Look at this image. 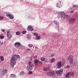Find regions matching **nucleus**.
Listing matches in <instances>:
<instances>
[{"mask_svg":"<svg viewBox=\"0 0 78 78\" xmlns=\"http://www.w3.org/2000/svg\"><path fill=\"white\" fill-rule=\"evenodd\" d=\"M75 21H76V19H75L73 18H71L69 20V22L70 23L73 24V23H74Z\"/></svg>","mask_w":78,"mask_h":78,"instance_id":"nucleus-10","label":"nucleus"},{"mask_svg":"<svg viewBox=\"0 0 78 78\" xmlns=\"http://www.w3.org/2000/svg\"><path fill=\"white\" fill-rule=\"evenodd\" d=\"M27 31H23L22 32V33L23 34H25Z\"/></svg>","mask_w":78,"mask_h":78,"instance_id":"nucleus-33","label":"nucleus"},{"mask_svg":"<svg viewBox=\"0 0 78 78\" xmlns=\"http://www.w3.org/2000/svg\"><path fill=\"white\" fill-rule=\"evenodd\" d=\"M54 23H55V25H58V26H59V23L58 22H57V21H54Z\"/></svg>","mask_w":78,"mask_h":78,"instance_id":"nucleus-18","label":"nucleus"},{"mask_svg":"<svg viewBox=\"0 0 78 78\" xmlns=\"http://www.w3.org/2000/svg\"><path fill=\"white\" fill-rule=\"evenodd\" d=\"M55 61V59L54 58H52L51 60V62H54Z\"/></svg>","mask_w":78,"mask_h":78,"instance_id":"nucleus-21","label":"nucleus"},{"mask_svg":"<svg viewBox=\"0 0 78 78\" xmlns=\"http://www.w3.org/2000/svg\"><path fill=\"white\" fill-rule=\"evenodd\" d=\"M6 16L9 18L11 19H12L14 18V16L13 15L9 14V13L8 12H6Z\"/></svg>","mask_w":78,"mask_h":78,"instance_id":"nucleus-6","label":"nucleus"},{"mask_svg":"<svg viewBox=\"0 0 78 78\" xmlns=\"http://www.w3.org/2000/svg\"><path fill=\"white\" fill-rule=\"evenodd\" d=\"M27 38H28V39H31V36L28 35L27 36Z\"/></svg>","mask_w":78,"mask_h":78,"instance_id":"nucleus-31","label":"nucleus"},{"mask_svg":"<svg viewBox=\"0 0 78 78\" xmlns=\"http://www.w3.org/2000/svg\"><path fill=\"white\" fill-rule=\"evenodd\" d=\"M20 56L19 55H12L10 60V65L12 67H14L16 64V61L19 59Z\"/></svg>","mask_w":78,"mask_h":78,"instance_id":"nucleus-1","label":"nucleus"},{"mask_svg":"<svg viewBox=\"0 0 78 78\" xmlns=\"http://www.w3.org/2000/svg\"><path fill=\"white\" fill-rule=\"evenodd\" d=\"M1 44L2 45H3V42H2L1 43Z\"/></svg>","mask_w":78,"mask_h":78,"instance_id":"nucleus-41","label":"nucleus"},{"mask_svg":"<svg viewBox=\"0 0 78 78\" xmlns=\"http://www.w3.org/2000/svg\"><path fill=\"white\" fill-rule=\"evenodd\" d=\"M34 35L36 36H38V34L35 32L34 33Z\"/></svg>","mask_w":78,"mask_h":78,"instance_id":"nucleus-24","label":"nucleus"},{"mask_svg":"<svg viewBox=\"0 0 78 78\" xmlns=\"http://www.w3.org/2000/svg\"><path fill=\"white\" fill-rule=\"evenodd\" d=\"M50 67H48L47 68H45V67H44L43 69V70L44 71H47V70H48L49 71L50 70Z\"/></svg>","mask_w":78,"mask_h":78,"instance_id":"nucleus-16","label":"nucleus"},{"mask_svg":"<svg viewBox=\"0 0 78 78\" xmlns=\"http://www.w3.org/2000/svg\"><path fill=\"white\" fill-rule=\"evenodd\" d=\"M27 51H30V50H31L30 49H27Z\"/></svg>","mask_w":78,"mask_h":78,"instance_id":"nucleus-40","label":"nucleus"},{"mask_svg":"<svg viewBox=\"0 0 78 78\" xmlns=\"http://www.w3.org/2000/svg\"><path fill=\"white\" fill-rule=\"evenodd\" d=\"M45 58H44V57H42L41 58V60L42 61H45Z\"/></svg>","mask_w":78,"mask_h":78,"instance_id":"nucleus-23","label":"nucleus"},{"mask_svg":"<svg viewBox=\"0 0 78 78\" xmlns=\"http://www.w3.org/2000/svg\"><path fill=\"white\" fill-rule=\"evenodd\" d=\"M63 65H64V64H62V62L61 61L58 62L57 63V66L58 69H61V67H62Z\"/></svg>","mask_w":78,"mask_h":78,"instance_id":"nucleus-5","label":"nucleus"},{"mask_svg":"<svg viewBox=\"0 0 78 78\" xmlns=\"http://www.w3.org/2000/svg\"><path fill=\"white\" fill-rule=\"evenodd\" d=\"M0 59H1V61H4V58H3V57L2 56H0Z\"/></svg>","mask_w":78,"mask_h":78,"instance_id":"nucleus-20","label":"nucleus"},{"mask_svg":"<svg viewBox=\"0 0 78 78\" xmlns=\"http://www.w3.org/2000/svg\"><path fill=\"white\" fill-rule=\"evenodd\" d=\"M64 78H66V77H64Z\"/></svg>","mask_w":78,"mask_h":78,"instance_id":"nucleus-43","label":"nucleus"},{"mask_svg":"<svg viewBox=\"0 0 78 78\" xmlns=\"http://www.w3.org/2000/svg\"><path fill=\"white\" fill-rule=\"evenodd\" d=\"M15 76L13 74H11L10 76V78H14Z\"/></svg>","mask_w":78,"mask_h":78,"instance_id":"nucleus-19","label":"nucleus"},{"mask_svg":"<svg viewBox=\"0 0 78 78\" xmlns=\"http://www.w3.org/2000/svg\"><path fill=\"white\" fill-rule=\"evenodd\" d=\"M34 59H37V56H35L34 57Z\"/></svg>","mask_w":78,"mask_h":78,"instance_id":"nucleus-37","label":"nucleus"},{"mask_svg":"<svg viewBox=\"0 0 78 78\" xmlns=\"http://www.w3.org/2000/svg\"><path fill=\"white\" fill-rule=\"evenodd\" d=\"M62 72H63V69H61L58 71H56V75H57L60 76V75L62 74Z\"/></svg>","mask_w":78,"mask_h":78,"instance_id":"nucleus-9","label":"nucleus"},{"mask_svg":"<svg viewBox=\"0 0 78 78\" xmlns=\"http://www.w3.org/2000/svg\"><path fill=\"white\" fill-rule=\"evenodd\" d=\"M48 61V58L46 57V60L45 61V62H47Z\"/></svg>","mask_w":78,"mask_h":78,"instance_id":"nucleus-38","label":"nucleus"},{"mask_svg":"<svg viewBox=\"0 0 78 78\" xmlns=\"http://www.w3.org/2000/svg\"><path fill=\"white\" fill-rule=\"evenodd\" d=\"M55 55V54L53 53V52H52L51 54V55L50 56V57H51V56H54Z\"/></svg>","mask_w":78,"mask_h":78,"instance_id":"nucleus-22","label":"nucleus"},{"mask_svg":"<svg viewBox=\"0 0 78 78\" xmlns=\"http://www.w3.org/2000/svg\"><path fill=\"white\" fill-rule=\"evenodd\" d=\"M32 73V72L31 71V72H29V74H30L31 73Z\"/></svg>","mask_w":78,"mask_h":78,"instance_id":"nucleus-39","label":"nucleus"},{"mask_svg":"<svg viewBox=\"0 0 78 78\" xmlns=\"http://www.w3.org/2000/svg\"><path fill=\"white\" fill-rule=\"evenodd\" d=\"M28 63L29 64L27 66V69L28 71L30 72V71H31V70L33 69V64L30 62H29Z\"/></svg>","mask_w":78,"mask_h":78,"instance_id":"nucleus-2","label":"nucleus"},{"mask_svg":"<svg viewBox=\"0 0 78 78\" xmlns=\"http://www.w3.org/2000/svg\"><path fill=\"white\" fill-rule=\"evenodd\" d=\"M21 45V44L19 42H16L15 44V46L17 48H19V47H20V46Z\"/></svg>","mask_w":78,"mask_h":78,"instance_id":"nucleus-13","label":"nucleus"},{"mask_svg":"<svg viewBox=\"0 0 78 78\" xmlns=\"http://www.w3.org/2000/svg\"><path fill=\"white\" fill-rule=\"evenodd\" d=\"M20 34V33L19 32H17L16 33V35H19Z\"/></svg>","mask_w":78,"mask_h":78,"instance_id":"nucleus-28","label":"nucleus"},{"mask_svg":"<svg viewBox=\"0 0 78 78\" xmlns=\"http://www.w3.org/2000/svg\"><path fill=\"white\" fill-rule=\"evenodd\" d=\"M4 36L2 35H0V38L1 39H3V38H4Z\"/></svg>","mask_w":78,"mask_h":78,"instance_id":"nucleus-25","label":"nucleus"},{"mask_svg":"<svg viewBox=\"0 0 78 78\" xmlns=\"http://www.w3.org/2000/svg\"><path fill=\"white\" fill-rule=\"evenodd\" d=\"M34 64L37 66H38L39 64V60H35L34 61Z\"/></svg>","mask_w":78,"mask_h":78,"instance_id":"nucleus-14","label":"nucleus"},{"mask_svg":"<svg viewBox=\"0 0 78 78\" xmlns=\"http://www.w3.org/2000/svg\"><path fill=\"white\" fill-rule=\"evenodd\" d=\"M73 11H71V13H73Z\"/></svg>","mask_w":78,"mask_h":78,"instance_id":"nucleus-42","label":"nucleus"},{"mask_svg":"<svg viewBox=\"0 0 78 78\" xmlns=\"http://www.w3.org/2000/svg\"><path fill=\"white\" fill-rule=\"evenodd\" d=\"M1 31H2V32H5V30L4 29H2L1 30Z\"/></svg>","mask_w":78,"mask_h":78,"instance_id":"nucleus-35","label":"nucleus"},{"mask_svg":"<svg viewBox=\"0 0 78 78\" xmlns=\"http://www.w3.org/2000/svg\"><path fill=\"white\" fill-rule=\"evenodd\" d=\"M6 34L8 38V40H9L11 39V38L12 37V35L11 34V33H10V30H9L8 31Z\"/></svg>","mask_w":78,"mask_h":78,"instance_id":"nucleus-8","label":"nucleus"},{"mask_svg":"<svg viewBox=\"0 0 78 78\" xmlns=\"http://www.w3.org/2000/svg\"><path fill=\"white\" fill-rule=\"evenodd\" d=\"M3 19H4V17H3V16H0V20H3Z\"/></svg>","mask_w":78,"mask_h":78,"instance_id":"nucleus-26","label":"nucleus"},{"mask_svg":"<svg viewBox=\"0 0 78 78\" xmlns=\"http://www.w3.org/2000/svg\"><path fill=\"white\" fill-rule=\"evenodd\" d=\"M8 72V70L5 69H4L3 70H2V72L0 73H1V75H2V76H3L5 73H6Z\"/></svg>","mask_w":78,"mask_h":78,"instance_id":"nucleus-11","label":"nucleus"},{"mask_svg":"<svg viewBox=\"0 0 78 78\" xmlns=\"http://www.w3.org/2000/svg\"><path fill=\"white\" fill-rule=\"evenodd\" d=\"M1 42L0 41V43H1Z\"/></svg>","mask_w":78,"mask_h":78,"instance_id":"nucleus-44","label":"nucleus"},{"mask_svg":"<svg viewBox=\"0 0 78 78\" xmlns=\"http://www.w3.org/2000/svg\"><path fill=\"white\" fill-rule=\"evenodd\" d=\"M41 39V37L39 36H37V40H39Z\"/></svg>","mask_w":78,"mask_h":78,"instance_id":"nucleus-27","label":"nucleus"},{"mask_svg":"<svg viewBox=\"0 0 78 78\" xmlns=\"http://www.w3.org/2000/svg\"><path fill=\"white\" fill-rule=\"evenodd\" d=\"M73 7H74V8H76V7H77V5H73Z\"/></svg>","mask_w":78,"mask_h":78,"instance_id":"nucleus-36","label":"nucleus"},{"mask_svg":"<svg viewBox=\"0 0 78 78\" xmlns=\"http://www.w3.org/2000/svg\"><path fill=\"white\" fill-rule=\"evenodd\" d=\"M61 2H58L56 4V5L58 8H61V7L62 5H61Z\"/></svg>","mask_w":78,"mask_h":78,"instance_id":"nucleus-15","label":"nucleus"},{"mask_svg":"<svg viewBox=\"0 0 78 78\" xmlns=\"http://www.w3.org/2000/svg\"><path fill=\"white\" fill-rule=\"evenodd\" d=\"M29 46L30 47H33V44H29Z\"/></svg>","mask_w":78,"mask_h":78,"instance_id":"nucleus-30","label":"nucleus"},{"mask_svg":"<svg viewBox=\"0 0 78 78\" xmlns=\"http://www.w3.org/2000/svg\"><path fill=\"white\" fill-rule=\"evenodd\" d=\"M21 0H20V1H21Z\"/></svg>","mask_w":78,"mask_h":78,"instance_id":"nucleus-45","label":"nucleus"},{"mask_svg":"<svg viewBox=\"0 0 78 78\" xmlns=\"http://www.w3.org/2000/svg\"><path fill=\"white\" fill-rule=\"evenodd\" d=\"M49 74H51L53 75L55 74V71H50V70H49Z\"/></svg>","mask_w":78,"mask_h":78,"instance_id":"nucleus-17","label":"nucleus"},{"mask_svg":"<svg viewBox=\"0 0 78 78\" xmlns=\"http://www.w3.org/2000/svg\"><path fill=\"white\" fill-rule=\"evenodd\" d=\"M27 30L29 31H31L34 30V29L32 26H29L27 27Z\"/></svg>","mask_w":78,"mask_h":78,"instance_id":"nucleus-12","label":"nucleus"},{"mask_svg":"<svg viewBox=\"0 0 78 78\" xmlns=\"http://www.w3.org/2000/svg\"><path fill=\"white\" fill-rule=\"evenodd\" d=\"M39 64H40V65H42V62H41V61H39Z\"/></svg>","mask_w":78,"mask_h":78,"instance_id":"nucleus-32","label":"nucleus"},{"mask_svg":"<svg viewBox=\"0 0 78 78\" xmlns=\"http://www.w3.org/2000/svg\"><path fill=\"white\" fill-rule=\"evenodd\" d=\"M23 75H25V73L24 72H22L21 73V75L23 76Z\"/></svg>","mask_w":78,"mask_h":78,"instance_id":"nucleus-29","label":"nucleus"},{"mask_svg":"<svg viewBox=\"0 0 78 78\" xmlns=\"http://www.w3.org/2000/svg\"><path fill=\"white\" fill-rule=\"evenodd\" d=\"M60 13L61 14V18L63 20L65 19H67V18H68V17H69V15L66 14L63 12H61Z\"/></svg>","mask_w":78,"mask_h":78,"instance_id":"nucleus-3","label":"nucleus"},{"mask_svg":"<svg viewBox=\"0 0 78 78\" xmlns=\"http://www.w3.org/2000/svg\"><path fill=\"white\" fill-rule=\"evenodd\" d=\"M66 69H67L69 68V69L70 68V66L69 65H67V66H66Z\"/></svg>","mask_w":78,"mask_h":78,"instance_id":"nucleus-34","label":"nucleus"},{"mask_svg":"<svg viewBox=\"0 0 78 78\" xmlns=\"http://www.w3.org/2000/svg\"><path fill=\"white\" fill-rule=\"evenodd\" d=\"M73 57L72 55H70L69 57H68L67 59L69 61V64H72L73 63Z\"/></svg>","mask_w":78,"mask_h":78,"instance_id":"nucleus-4","label":"nucleus"},{"mask_svg":"<svg viewBox=\"0 0 78 78\" xmlns=\"http://www.w3.org/2000/svg\"><path fill=\"white\" fill-rule=\"evenodd\" d=\"M73 75H74V73L72 72H69L66 74V78H69L70 77L69 76H73Z\"/></svg>","mask_w":78,"mask_h":78,"instance_id":"nucleus-7","label":"nucleus"}]
</instances>
